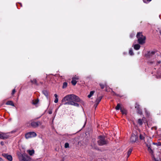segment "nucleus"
Returning <instances> with one entry per match:
<instances>
[{"instance_id": "nucleus-1", "label": "nucleus", "mask_w": 161, "mask_h": 161, "mask_svg": "<svg viewBox=\"0 0 161 161\" xmlns=\"http://www.w3.org/2000/svg\"><path fill=\"white\" fill-rule=\"evenodd\" d=\"M80 99L77 96L73 94L68 95L62 100V104L71 105L78 107L79 104L77 102H80Z\"/></svg>"}, {"instance_id": "nucleus-2", "label": "nucleus", "mask_w": 161, "mask_h": 161, "mask_svg": "<svg viewBox=\"0 0 161 161\" xmlns=\"http://www.w3.org/2000/svg\"><path fill=\"white\" fill-rule=\"evenodd\" d=\"M136 36L138 39V42L140 44L142 45L145 43L146 37L142 35V32H138Z\"/></svg>"}, {"instance_id": "nucleus-3", "label": "nucleus", "mask_w": 161, "mask_h": 161, "mask_svg": "<svg viewBox=\"0 0 161 161\" xmlns=\"http://www.w3.org/2000/svg\"><path fill=\"white\" fill-rule=\"evenodd\" d=\"M98 139L99 140L97 141V142L99 146H103L108 143V141L105 140V137L104 136H98Z\"/></svg>"}, {"instance_id": "nucleus-4", "label": "nucleus", "mask_w": 161, "mask_h": 161, "mask_svg": "<svg viewBox=\"0 0 161 161\" xmlns=\"http://www.w3.org/2000/svg\"><path fill=\"white\" fill-rule=\"evenodd\" d=\"M19 157L20 161H30V160L29 156L25 154H20Z\"/></svg>"}, {"instance_id": "nucleus-5", "label": "nucleus", "mask_w": 161, "mask_h": 161, "mask_svg": "<svg viewBox=\"0 0 161 161\" xmlns=\"http://www.w3.org/2000/svg\"><path fill=\"white\" fill-rule=\"evenodd\" d=\"M157 52V51L156 50L148 51L145 54V56L147 58H150L154 55Z\"/></svg>"}, {"instance_id": "nucleus-6", "label": "nucleus", "mask_w": 161, "mask_h": 161, "mask_svg": "<svg viewBox=\"0 0 161 161\" xmlns=\"http://www.w3.org/2000/svg\"><path fill=\"white\" fill-rule=\"evenodd\" d=\"M91 146L92 147L91 148L93 149H95L96 150H99L96 144V139L95 138L92 139L91 144Z\"/></svg>"}, {"instance_id": "nucleus-7", "label": "nucleus", "mask_w": 161, "mask_h": 161, "mask_svg": "<svg viewBox=\"0 0 161 161\" xmlns=\"http://www.w3.org/2000/svg\"><path fill=\"white\" fill-rule=\"evenodd\" d=\"M37 135L36 133L34 132H30L26 133L25 134V137L28 139L30 138L36 137Z\"/></svg>"}, {"instance_id": "nucleus-8", "label": "nucleus", "mask_w": 161, "mask_h": 161, "mask_svg": "<svg viewBox=\"0 0 161 161\" xmlns=\"http://www.w3.org/2000/svg\"><path fill=\"white\" fill-rule=\"evenodd\" d=\"M2 156H3L5 158L9 161H12L13 160V158L12 156L11 155L8 154V153H2Z\"/></svg>"}, {"instance_id": "nucleus-9", "label": "nucleus", "mask_w": 161, "mask_h": 161, "mask_svg": "<svg viewBox=\"0 0 161 161\" xmlns=\"http://www.w3.org/2000/svg\"><path fill=\"white\" fill-rule=\"evenodd\" d=\"M135 108L137 110V113L140 115H142V109L140 108V105L137 103H135Z\"/></svg>"}, {"instance_id": "nucleus-10", "label": "nucleus", "mask_w": 161, "mask_h": 161, "mask_svg": "<svg viewBox=\"0 0 161 161\" xmlns=\"http://www.w3.org/2000/svg\"><path fill=\"white\" fill-rule=\"evenodd\" d=\"M138 136H136L133 133L131 135V137L130 138V142L132 143H133L136 142Z\"/></svg>"}, {"instance_id": "nucleus-11", "label": "nucleus", "mask_w": 161, "mask_h": 161, "mask_svg": "<svg viewBox=\"0 0 161 161\" xmlns=\"http://www.w3.org/2000/svg\"><path fill=\"white\" fill-rule=\"evenodd\" d=\"M42 123L40 121L37 122L33 121L31 122V126L34 128H36L39 126V125H41Z\"/></svg>"}, {"instance_id": "nucleus-12", "label": "nucleus", "mask_w": 161, "mask_h": 161, "mask_svg": "<svg viewBox=\"0 0 161 161\" xmlns=\"http://www.w3.org/2000/svg\"><path fill=\"white\" fill-rule=\"evenodd\" d=\"M8 138V136L5 134H0V138L5 140Z\"/></svg>"}, {"instance_id": "nucleus-13", "label": "nucleus", "mask_w": 161, "mask_h": 161, "mask_svg": "<svg viewBox=\"0 0 161 161\" xmlns=\"http://www.w3.org/2000/svg\"><path fill=\"white\" fill-rule=\"evenodd\" d=\"M31 82L33 84H35L36 86H39V84L37 82V80L36 79H34L33 80H31Z\"/></svg>"}, {"instance_id": "nucleus-14", "label": "nucleus", "mask_w": 161, "mask_h": 161, "mask_svg": "<svg viewBox=\"0 0 161 161\" xmlns=\"http://www.w3.org/2000/svg\"><path fill=\"white\" fill-rule=\"evenodd\" d=\"M6 104L7 105H11L13 106H14V105L13 102L11 101H8L6 103Z\"/></svg>"}, {"instance_id": "nucleus-15", "label": "nucleus", "mask_w": 161, "mask_h": 161, "mask_svg": "<svg viewBox=\"0 0 161 161\" xmlns=\"http://www.w3.org/2000/svg\"><path fill=\"white\" fill-rule=\"evenodd\" d=\"M27 152L30 155L32 156L34 153L35 151L33 149L31 150H29L27 151Z\"/></svg>"}, {"instance_id": "nucleus-16", "label": "nucleus", "mask_w": 161, "mask_h": 161, "mask_svg": "<svg viewBox=\"0 0 161 161\" xmlns=\"http://www.w3.org/2000/svg\"><path fill=\"white\" fill-rule=\"evenodd\" d=\"M42 92L43 94L47 97V98H48V92L46 90H43L42 91Z\"/></svg>"}, {"instance_id": "nucleus-17", "label": "nucleus", "mask_w": 161, "mask_h": 161, "mask_svg": "<svg viewBox=\"0 0 161 161\" xmlns=\"http://www.w3.org/2000/svg\"><path fill=\"white\" fill-rule=\"evenodd\" d=\"M103 96H101L98 97L96 99L95 102L97 103V104H99L101 101Z\"/></svg>"}, {"instance_id": "nucleus-18", "label": "nucleus", "mask_w": 161, "mask_h": 161, "mask_svg": "<svg viewBox=\"0 0 161 161\" xmlns=\"http://www.w3.org/2000/svg\"><path fill=\"white\" fill-rule=\"evenodd\" d=\"M111 93L112 94L113 96H116L117 97H122L123 96H120L119 94L116 93L114 92L113 91H112Z\"/></svg>"}, {"instance_id": "nucleus-19", "label": "nucleus", "mask_w": 161, "mask_h": 161, "mask_svg": "<svg viewBox=\"0 0 161 161\" xmlns=\"http://www.w3.org/2000/svg\"><path fill=\"white\" fill-rule=\"evenodd\" d=\"M140 48V46L139 44H136L134 46V48L136 50H138Z\"/></svg>"}, {"instance_id": "nucleus-20", "label": "nucleus", "mask_w": 161, "mask_h": 161, "mask_svg": "<svg viewBox=\"0 0 161 161\" xmlns=\"http://www.w3.org/2000/svg\"><path fill=\"white\" fill-rule=\"evenodd\" d=\"M147 146L148 148V150L149 152L151 153L152 154L153 153V150L151 149L150 147V145L147 144Z\"/></svg>"}, {"instance_id": "nucleus-21", "label": "nucleus", "mask_w": 161, "mask_h": 161, "mask_svg": "<svg viewBox=\"0 0 161 161\" xmlns=\"http://www.w3.org/2000/svg\"><path fill=\"white\" fill-rule=\"evenodd\" d=\"M99 85L100 86L101 88L102 89H103L104 88L105 86H106V83H105L104 84L100 83L99 84Z\"/></svg>"}, {"instance_id": "nucleus-22", "label": "nucleus", "mask_w": 161, "mask_h": 161, "mask_svg": "<svg viewBox=\"0 0 161 161\" xmlns=\"http://www.w3.org/2000/svg\"><path fill=\"white\" fill-rule=\"evenodd\" d=\"M95 92V91H93L90 92V94L88 95V97L90 98L94 94Z\"/></svg>"}, {"instance_id": "nucleus-23", "label": "nucleus", "mask_w": 161, "mask_h": 161, "mask_svg": "<svg viewBox=\"0 0 161 161\" xmlns=\"http://www.w3.org/2000/svg\"><path fill=\"white\" fill-rule=\"evenodd\" d=\"M132 149L131 148H130L128 151L127 152V158L129 157V156L130 155L131 153L132 152Z\"/></svg>"}, {"instance_id": "nucleus-24", "label": "nucleus", "mask_w": 161, "mask_h": 161, "mask_svg": "<svg viewBox=\"0 0 161 161\" xmlns=\"http://www.w3.org/2000/svg\"><path fill=\"white\" fill-rule=\"evenodd\" d=\"M138 123L139 125H142L143 124L142 120L141 119H139L138 120Z\"/></svg>"}, {"instance_id": "nucleus-25", "label": "nucleus", "mask_w": 161, "mask_h": 161, "mask_svg": "<svg viewBox=\"0 0 161 161\" xmlns=\"http://www.w3.org/2000/svg\"><path fill=\"white\" fill-rule=\"evenodd\" d=\"M39 101V99H37L33 101L32 103L34 105H36L37 104Z\"/></svg>"}, {"instance_id": "nucleus-26", "label": "nucleus", "mask_w": 161, "mask_h": 161, "mask_svg": "<svg viewBox=\"0 0 161 161\" xmlns=\"http://www.w3.org/2000/svg\"><path fill=\"white\" fill-rule=\"evenodd\" d=\"M68 83L66 82H64L63 83V85L62 86V88L64 89L66 88L67 86Z\"/></svg>"}, {"instance_id": "nucleus-27", "label": "nucleus", "mask_w": 161, "mask_h": 161, "mask_svg": "<svg viewBox=\"0 0 161 161\" xmlns=\"http://www.w3.org/2000/svg\"><path fill=\"white\" fill-rule=\"evenodd\" d=\"M72 79V80L71 82V83L73 85L75 86L77 83V81L76 80H73V79Z\"/></svg>"}, {"instance_id": "nucleus-28", "label": "nucleus", "mask_w": 161, "mask_h": 161, "mask_svg": "<svg viewBox=\"0 0 161 161\" xmlns=\"http://www.w3.org/2000/svg\"><path fill=\"white\" fill-rule=\"evenodd\" d=\"M129 53L131 55H134V53L133 52L132 49H130L129 51Z\"/></svg>"}, {"instance_id": "nucleus-29", "label": "nucleus", "mask_w": 161, "mask_h": 161, "mask_svg": "<svg viewBox=\"0 0 161 161\" xmlns=\"http://www.w3.org/2000/svg\"><path fill=\"white\" fill-rule=\"evenodd\" d=\"M120 107V106L119 104H118L117 106L115 107V109L117 110H119Z\"/></svg>"}, {"instance_id": "nucleus-30", "label": "nucleus", "mask_w": 161, "mask_h": 161, "mask_svg": "<svg viewBox=\"0 0 161 161\" xmlns=\"http://www.w3.org/2000/svg\"><path fill=\"white\" fill-rule=\"evenodd\" d=\"M72 79H73V80H78L79 79V78L78 76L75 75V76H74L72 78Z\"/></svg>"}, {"instance_id": "nucleus-31", "label": "nucleus", "mask_w": 161, "mask_h": 161, "mask_svg": "<svg viewBox=\"0 0 161 161\" xmlns=\"http://www.w3.org/2000/svg\"><path fill=\"white\" fill-rule=\"evenodd\" d=\"M139 138L140 140H144V137L142 134H140Z\"/></svg>"}, {"instance_id": "nucleus-32", "label": "nucleus", "mask_w": 161, "mask_h": 161, "mask_svg": "<svg viewBox=\"0 0 161 161\" xmlns=\"http://www.w3.org/2000/svg\"><path fill=\"white\" fill-rule=\"evenodd\" d=\"M64 147L65 148H67L69 147V144L67 142L65 143L64 144Z\"/></svg>"}, {"instance_id": "nucleus-33", "label": "nucleus", "mask_w": 161, "mask_h": 161, "mask_svg": "<svg viewBox=\"0 0 161 161\" xmlns=\"http://www.w3.org/2000/svg\"><path fill=\"white\" fill-rule=\"evenodd\" d=\"M15 92H16V91H15V89H13L12 91V92L11 93V95H13L15 93Z\"/></svg>"}, {"instance_id": "nucleus-34", "label": "nucleus", "mask_w": 161, "mask_h": 161, "mask_svg": "<svg viewBox=\"0 0 161 161\" xmlns=\"http://www.w3.org/2000/svg\"><path fill=\"white\" fill-rule=\"evenodd\" d=\"M58 98H56L54 101V102L55 103H57L58 102Z\"/></svg>"}, {"instance_id": "nucleus-35", "label": "nucleus", "mask_w": 161, "mask_h": 161, "mask_svg": "<svg viewBox=\"0 0 161 161\" xmlns=\"http://www.w3.org/2000/svg\"><path fill=\"white\" fill-rule=\"evenodd\" d=\"M148 63L149 64H152L153 63V61H149L148 62Z\"/></svg>"}, {"instance_id": "nucleus-36", "label": "nucleus", "mask_w": 161, "mask_h": 161, "mask_svg": "<svg viewBox=\"0 0 161 161\" xmlns=\"http://www.w3.org/2000/svg\"><path fill=\"white\" fill-rule=\"evenodd\" d=\"M152 0H143L144 2L146 3L147 2H150Z\"/></svg>"}, {"instance_id": "nucleus-37", "label": "nucleus", "mask_w": 161, "mask_h": 161, "mask_svg": "<svg viewBox=\"0 0 161 161\" xmlns=\"http://www.w3.org/2000/svg\"><path fill=\"white\" fill-rule=\"evenodd\" d=\"M120 110L121 112H122V113L123 114H125V113L124 112V111L123 110H122L121 108L120 109Z\"/></svg>"}, {"instance_id": "nucleus-38", "label": "nucleus", "mask_w": 161, "mask_h": 161, "mask_svg": "<svg viewBox=\"0 0 161 161\" xmlns=\"http://www.w3.org/2000/svg\"><path fill=\"white\" fill-rule=\"evenodd\" d=\"M153 158L155 161H159L158 160H157L156 159V158H155L154 156H153Z\"/></svg>"}, {"instance_id": "nucleus-39", "label": "nucleus", "mask_w": 161, "mask_h": 161, "mask_svg": "<svg viewBox=\"0 0 161 161\" xmlns=\"http://www.w3.org/2000/svg\"><path fill=\"white\" fill-rule=\"evenodd\" d=\"M54 96L56 98H58V95L56 94H55Z\"/></svg>"}, {"instance_id": "nucleus-40", "label": "nucleus", "mask_w": 161, "mask_h": 161, "mask_svg": "<svg viewBox=\"0 0 161 161\" xmlns=\"http://www.w3.org/2000/svg\"><path fill=\"white\" fill-rule=\"evenodd\" d=\"M98 104H97L96 103L94 105V106L95 107V108H96L98 105Z\"/></svg>"}, {"instance_id": "nucleus-41", "label": "nucleus", "mask_w": 161, "mask_h": 161, "mask_svg": "<svg viewBox=\"0 0 161 161\" xmlns=\"http://www.w3.org/2000/svg\"><path fill=\"white\" fill-rule=\"evenodd\" d=\"M0 144L1 145L3 146L4 145V142H3L2 141L1 142Z\"/></svg>"}, {"instance_id": "nucleus-42", "label": "nucleus", "mask_w": 161, "mask_h": 161, "mask_svg": "<svg viewBox=\"0 0 161 161\" xmlns=\"http://www.w3.org/2000/svg\"><path fill=\"white\" fill-rule=\"evenodd\" d=\"M161 63V61L160 60L157 62V64H160Z\"/></svg>"}, {"instance_id": "nucleus-43", "label": "nucleus", "mask_w": 161, "mask_h": 161, "mask_svg": "<svg viewBox=\"0 0 161 161\" xmlns=\"http://www.w3.org/2000/svg\"><path fill=\"white\" fill-rule=\"evenodd\" d=\"M39 83V85H42L43 84V82H40L39 83Z\"/></svg>"}, {"instance_id": "nucleus-44", "label": "nucleus", "mask_w": 161, "mask_h": 161, "mask_svg": "<svg viewBox=\"0 0 161 161\" xmlns=\"http://www.w3.org/2000/svg\"><path fill=\"white\" fill-rule=\"evenodd\" d=\"M0 161H3V160L1 157H0Z\"/></svg>"}, {"instance_id": "nucleus-45", "label": "nucleus", "mask_w": 161, "mask_h": 161, "mask_svg": "<svg viewBox=\"0 0 161 161\" xmlns=\"http://www.w3.org/2000/svg\"><path fill=\"white\" fill-rule=\"evenodd\" d=\"M49 114H52V112H49Z\"/></svg>"}, {"instance_id": "nucleus-46", "label": "nucleus", "mask_w": 161, "mask_h": 161, "mask_svg": "<svg viewBox=\"0 0 161 161\" xmlns=\"http://www.w3.org/2000/svg\"><path fill=\"white\" fill-rule=\"evenodd\" d=\"M159 145H161V143H159Z\"/></svg>"}, {"instance_id": "nucleus-47", "label": "nucleus", "mask_w": 161, "mask_h": 161, "mask_svg": "<svg viewBox=\"0 0 161 161\" xmlns=\"http://www.w3.org/2000/svg\"><path fill=\"white\" fill-rule=\"evenodd\" d=\"M20 6L22 7V4H21V3H20Z\"/></svg>"}, {"instance_id": "nucleus-48", "label": "nucleus", "mask_w": 161, "mask_h": 161, "mask_svg": "<svg viewBox=\"0 0 161 161\" xmlns=\"http://www.w3.org/2000/svg\"><path fill=\"white\" fill-rule=\"evenodd\" d=\"M160 33H161V32H160Z\"/></svg>"}]
</instances>
